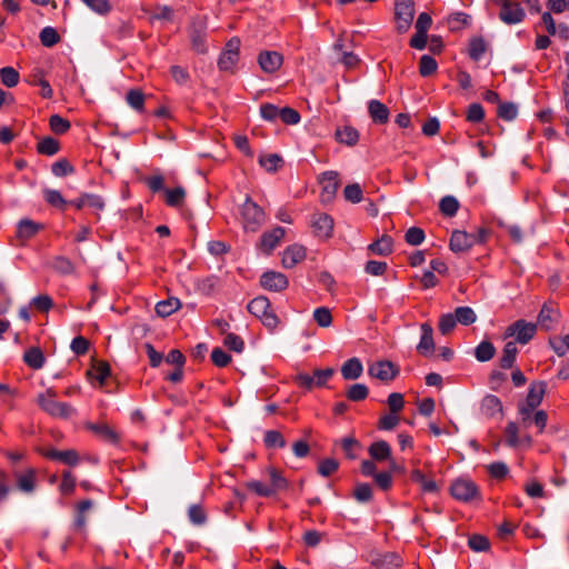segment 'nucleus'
<instances>
[{
	"mask_svg": "<svg viewBox=\"0 0 569 569\" xmlns=\"http://www.w3.org/2000/svg\"><path fill=\"white\" fill-rule=\"evenodd\" d=\"M60 37L54 28L46 27L40 32V41L44 47H52L58 43Z\"/></svg>",
	"mask_w": 569,
	"mask_h": 569,
	"instance_id": "43",
	"label": "nucleus"
},
{
	"mask_svg": "<svg viewBox=\"0 0 569 569\" xmlns=\"http://www.w3.org/2000/svg\"><path fill=\"white\" fill-rule=\"evenodd\" d=\"M368 392V388L365 385L356 383L349 388L347 397L352 401H361L367 398Z\"/></svg>",
	"mask_w": 569,
	"mask_h": 569,
	"instance_id": "48",
	"label": "nucleus"
},
{
	"mask_svg": "<svg viewBox=\"0 0 569 569\" xmlns=\"http://www.w3.org/2000/svg\"><path fill=\"white\" fill-rule=\"evenodd\" d=\"M315 321L322 328H328L332 323V316L328 308L320 307L313 311Z\"/></svg>",
	"mask_w": 569,
	"mask_h": 569,
	"instance_id": "41",
	"label": "nucleus"
},
{
	"mask_svg": "<svg viewBox=\"0 0 569 569\" xmlns=\"http://www.w3.org/2000/svg\"><path fill=\"white\" fill-rule=\"evenodd\" d=\"M259 162L267 171L273 172L282 164V159L278 154H268L261 157Z\"/></svg>",
	"mask_w": 569,
	"mask_h": 569,
	"instance_id": "47",
	"label": "nucleus"
},
{
	"mask_svg": "<svg viewBox=\"0 0 569 569\" xmlns=\"http://www.w3.org/2000/svg\"><path fill=\"white\" fill-rule=\"evenodd\" d=\"M372 565L380 569H396L402 565V559L399 555L389 552L372 559Z\"/></svg>",
	"mask_w": 569,
	"mask_h": 569,
	"instance_id": "24",
	"label": "nucleus"
},
{
	"mask_svg": "<svg viewBox=\"0 0 569 569\" xmlns=\"http://www.w3.org/2000/svg\"><path fill=\"white\" fill-rule=\"evenodd\" d=\"M369 453L375 460L382 461V460H388L390 458L391 449H390V446L386 441L381 440V441L373 442L369 447Z\"/></svg>",
	"mask_w": 569,
	"mask_h": 569,
	"instance_id": "29",
	"label": "nucleus"
},
{
	"mask_svg": "<svg viewBox=\"0 0 569 569\" xmlns=\"http://www.w3.org/2000/svg\"><path fill=\"white\" fill-rule=\"evenodd\" d=\"M558 316V312L547 306H543L539 316H538V323L541 328L548 330L552 326V323L556 321Z\"/></svg>",
	"mask_w": 569,
	"mask_h": 569,
	"instance_id": "35",
	"label": "nucleus"
},
{
	"mask_svg": "<svg viewBox=\"0 0 569 569\" xmlns=\"http://www.w3.org/2000/svg\"><path fill=\"white\" fill-rule=\"evenodd\" d=\"M421 339L417 346V350L422 356H430L435 351V342H433V330L429 323L421 325Z\"/></svg>",
	"mask_w": 569,
	"mask_h": 569,
	"instance_id": "19",
	"label": "nucleus"
},
{
	"mask_svg": "<svg viewBox=\"0 0 569 569\" xmlns=\"http://www.w3.org/2000/svg\"><path fill=\"white\" fill-rule=\"evenodd\" d=\"M343 194L346 200L358 203L362 199V189L358 183L348 184L343 190Z\"/></svg>",
	"mask_w": 569,
	"mask_h": 569,
	"instance_id": "49",
	"label": "nucleus"
},
{
	"mask_svg": "<svg viewBox=\"0 0 569 569\" xmlns=\"http://www.w3.org/2000/svg\"><path fill=\"white\" fill-rule=\"evenodd\" d=\"M518 353V349L515 341H509L505 345L502 350V357L500 359V365L503 369H509L512 367L516 356Z\"/></svg>",
	"mask_w": 569,
	"mask_h": 569,
	"instance_id": "31",
	"label": "nucleus"
},
{
	"mask_svg": "<svg viewBox=\"0 0 569 569\" xmlns=\"http://www.w3.org/2000/svg\"><path fill=\"white\" fill-rule=\"evenodd\" d=\"M450 490L456 499L462 501H471L478 496L477 486L469 479H457Z\"/></svg>",
	"mask_w": 569,
	"mask_h": 569,
	"instance_id": "9",
	"label": "nucleus"
},
{
	"mask_svg": "<svg viewBox=\"0 0 569 569\" xmlns=\"http://www.w3.org/2000/svg\"><path fill=\"white\" fill-rule=\"evenodd\" d=\"M181 308V302L176 297H170L167 300L160 301L156 305V312L158 316L164 318L171 316L173 312Z\"/></svg>",
	"mask_w": 569,
	"mask_h": 569,
	"instance_id": "27",
	"label": "nucleus"
},
{
	"mask_svg": "<svg viewBox=\"0 0 569 569\" xmlns=\"http://www.w3.org/2000/svg\"><path fill=\"white\" fill-rule=\"evenodd\" d=\"M51 171L57 177H64L73 172V167L66 159H60L52 164Z\"/></svg>",
	"mask_w": 569,
	"mask_h": 569,
	"instance_id": "52",
	"label": "nucleus"
},
{
	"mask_svg": "<svg viewBox=\"0 0 569 569\" xmlns=\"http://www.w3.org/2000/svg\"><path fill=\"white\" fill-rule=\"evenodd\" d=\"M264 442L268 447H283L286 445L284 438L279 431L270 430L266 432Z\"/></svg>",
	"mask_w": 569,
	"mask_h": 569,
	"instance_id": "60",
	"label": "nucleus"
},
{
	"mask_svg": "<svg viewBox=\"0 0 569 569\" xmlns=\"http://www.w3.org/2000/svg\"><path fill=\"white\" fill-rule=\"evenodd\" d=\"M437 62L436 60L430 56H422L419 63V72L422 77L431 76L437 70Z\"/></svg>",
	"mask_w": 569,
	"mask_h": 569,
	"instance_id": "42",
	"label": "nucleus"
},
{
	"mask_svg": "<svg viewBox=\"0 0 569 569\" xmlns=\"http://www.w3.org/2000/svg\"><path fill=\"white\" fill-rule=\"evenodd\" d=\"M242 217L246 229L251 231H256L264 221L263 210L250 198H247L242 206Z\"/></svg>",
	"mask_w": 569,
	"mask_h": 569,
	"instance_id": "4",
	"label": "nucleus"
},
{
	"mask_svg": "<svg viewBox=\"0 0 569 569\" xmlns=\"http://www.w3.org/2000/svg\"><path fill=\"white\" fill-rule=\"evenodd\" d=\"M248 311L257 317L264 327L268 329H274L279 319L270 308V301L268 298L260 296L252 299L247 307Z\"/></svg>",
	"mask_w": 569,
	"mask_h": 569,
	"instance_id": "2",
	"label": "nucleus"
},
{
	"mask_svg": "<svg viewBox=\"0 0 569 569\" xmlns=\"http://www.w3.org/2000/svg\"><path fill=\"white\" fill-rule=\"evenodd\" d=\"M56 398L57 392L49 388L37 396V403L44 412L56 418L68 419L76 412L69 403L60 402Z\"/></svg>",
	"mask_w": 569,
	"mask_h": 569,
	"instance_id": "1",
	"label": "nucleus"
},
{
	"mask_svg": "<svg viewBox=\"0 0 569 569\" xmlns=\"http://www.w3.org/2000/svg\"><path fill=\"white\" fill-rule=\"evenodd\" d=\"M87 428L107 442L117 443L120 439L119 433L106 422L87 423Z\"/></svg>",
	"mask_w": 569,
	"mask_h": 569,
	"instance_id": "21",
	"label": "nucleus"
},
{
	"mask_svg": "<svg viewBox=\"0 0 569 569\" xmlns=\"http://www.w3.org/2000/svg\"><path fill=\"white\" fill-rule=\"evenodd\" d=\"M246 487L250 491L254 492L256 495H258L260 497L272 496V489H269V487L266 486L264 483H262L261 481H257V480L248 481L246 483Z\"/></svg>",
	"mask_w": 569,
	"mask_h": 569,
	"instance_id": "55",
	"label": "nucleus"
},
{
	"mask_svg": "<svg viewBox=\"0 0 569 569\" xmlns=\"http://www.w3.org/2000/svg\"><path fill=\"white\" fill-rule=\"evenodd\" d=\"M455 317L457 322L468 326L476 321L477 316L470 307H458L455 310Z\"/></svg>",
	"mask_w": 569,
	"mask_h": 569,
	"instance_id": "38",
	"label": "nucleus"
},
{
	"mask_svg": "<svg viewBox=\"0 0 569 569\" xmlns=\"http://www.w3.org/2000/svg\"><path fill=\"white\" fill-rule=\"evenodd\" d=\"M339 463L335 459H325L319 463L318 472L323 476L328 477L336 472L338 470Z\"/></svg>",
	"mask_w": 569,
	"mask_h": 569,
	"instance_id": "63",
	"label": "nucleus"
},
{
	"mask_svg": "<svg viewBox=\"0 0 569 569\" xmlns=\"http://www.w3.org/2000/svg\"><path fill=\"white\" fill-rule=\"evenodd\" d=\"M258 63L262 71L274 73L283 63V57L277 51H262L258 56Z\"/></svg>",
	"mask_w": 569,
	"mask_h": 569,
	"instance_id": "12",
	"label": "nucleus"
},
{
	"mask_svg": "<svg viewBox=\"0 0 569 569\" xmlns=\"http://www.w3.org/2000/svg\"><path fill=\"white\" fill-rule=\"evenodd\" d=\"M476 234L462 230H455L450 237L449 247L453 252H466L475 246Z\"/></svg>",
	"mask_w": 569,
	"mask_h": 569,
	"instance_id": "11",
	"label": "nucleus"
},
{
	"mask_svg": "<svg viewBox=\"0 0 569 569\" xmlns=\"http://www.w3.org/2000/svg\"><path fill=\"white\" fill-rule=\"evenodd\" d=\"M306 258V249L300 244H292L288 247L282 254V266L284 268H293L297 263Z\"/></svg>",
	"mask_w": 569,
	"mask_h": 569,
	"instance_id": "17",
	"label": "nucleus"
},
{
	"mask_svg": "<svg viewBox=\"0 0 569 569\" xmlns=\"http://www.w3.org/2000/svg\"><path fill=\"white\" fill-rule=\"evenodd\" d=\"M223 343L232 351L241 352L243 350V340L234 333H226Z\"/></svg>",
	"mask_w": 569,
	"mask_h": 569,
	"instance_id": "59",
	"label": "nucleus"
},
{
	"mask_svg": "<svg viewBox=\"0 0 569 569\" xmlns=\"http://www.w3.org/2000/svg\"><path fill=\"white\" fill-rule=\"evenodd\" d=\"M52 267L56 271L62 274H70L74 270L73 263L68 258L64 257H57L53 260Z\"/></svg>",
	"mask_w": 569,
	"mask_h": 569,
	"instance_id": "51",
	"label": "nucleus"
},
{
	"mask_svg": "<svg viewBox=\"0 0 569 569\" xmlns=\"http://www.w3.org/2000/svg\"><path fill=\"white\" fill-rule=\"evenodd\" d=\"M14 479L17 488L22 492L31 493L37 487V471L33 468H28L21 472H16Z\"/></svg>",
	"mask_w": 569,
	"mask_h": 569,
	"instance_id": "14",
	"label": "nucleus"
},
{
	"mask_svg": "<svg viewBox=\"0 0 569 569\" xmlns=\"http://www.w3.org/2000/svg\"><path fill=\"white\" fill-rule=\"evenodd\" d=\"M23 359L26 363L33 369H40L44 363V356L39 348H30L27 350Z\"/></svg>",
	"mask_w": 569,
	"mask_h": 569,
	"instance_id": "32",
	"label": "nucleus"
},
{
	"mask_svg": "<svg viewBox=\"0 0 569 569\" xmlns=\"http://www.w3.org/2000/svg\"><path fill=\"white\" fill-rule=\"evenodd\" d=\"M41 453L51 460L60 461L68 466H76L78 465L80 458L76 450L69 449V450H57V449H50L46 451H41Z\"/></svg>",
	"mask_w": 569,
	"mask_h": 569,
	"instance_id": "15",
	"label": "nucleus"
},
{
	"mask_svg": "<svg viewBox=\"0 0 569 569\" xmlns=\"http://www.w3.org/2000/svg\"><path fill=\"white\" fill-rule=\"evenodd\" d=\"M88 375L92 380H97L99 386L102 387L106 379L110 376V367L104 361H96L88 371Z\"/></svg>",
	"mask_w": 569,
	"mask_h": 569,
	"instance_id": "26",
	"label": "nucleus"
},
{
	"mask_svg": "<svg viewBox=\"0 0 569 569\" xmlns=\"http://www.w3.org/2000/svg\"><path fill=\"white\" fill-rule=\"evenodd\" d=\"M218 284L219 281L216 277H208L199 282L198 289L204 295H212L217 290Z\"/></svg>",
	"mask_w": 569,
	"mask_h": 569,
	"instance_id": "62",
	"label": "nucleus"
},
{
	"mask_svg": "<svg viewBox=\"0 0 569 569\" xmlns=\"http://www.w3.org/2000/svg\"><path fill=\"white\" fill-rule=\"evenodd\" d=\"M204 29L206 24L202 20L194 22L191 28L192 49L198 53H204Z\"/></svg>",
	"mask_w": 569,
	"mask_h": 569,
	"instance_id": "22",
	"label": "nucleus"
},
{
	"mask_svg": "<svg viewBox=\"0 0 569 569\" xmlns=\"http://www.w3.org/2000/svg\"><path fill=\"white\" fill-rule=\"evenodd\" d=\"M270 476V486L269 489H272V496L276 495L280 490H284L288 488L289 482L288 480L282 476L280 471H278L274 468H270L268 470Z\"/></svg>",
	"mask_w": 569,
	"mask_h": 569,
	"instance_id": "30",
	"label": "nucleus"
},
{
	"mask_svg": "<svg viewBox=\"0 0 569 569\" xmlns=\"http://www.w3.org/2000/svg\"><path fill=\"white\" fill-rule=\"evenodd\" d=\"M318 181L321 184V201L330 202L340 184L339 173L337 171H326L319 176Z\"/></svg>",
	"mask_w": 569,
	"mask_h": 569,
	"instance_id": "6",
	"label": "nucleus"
},
{
	"mask_svg": "<svg viewBox=\"0 0 569 569\" xmlns=\"http://www.w3.org/2000/svg\"><path fill=\"white\" fill-rule=\"evenodd\" d=\"M49 124L51 130L57 134H62L67 132L70 128V122L58 114H53L50 117Z\"/></svg>",
	"mask_w": 569,
	"mask_h": 569,
	"instance_id": "45",
	"label": "nucleus"
},
{
	"mask_svg": "<svg viewBox=\"0 0 569 569\" xmlns=\"http://www.w3.org/2000/svg\"><path fill=\"white\" fill-rule=\"evenodd\" d=\"M526 17L525 10L518 2H503L499 12V19L506 24L520 23Z\"/></svg>",
	"mask_w": 569,
	"mask_h": 569,
	"instance_id": "10",
	"label": "nucleus"
},
{
	"mask_svg": "<svg viewBox=\"0 0 569 569\" xmlns=\"http://www.w3.org/2000/svg\"><path fill=\"white\" fill-rule=\"evenodd\" d=\"M312 227L316 236L320 238H329L333 229V220L326 213H317L313 216Z\"/></svg>",
	"mask_w": 569,
	"mask_h": 569,
	"instance_id": "16",
	"label": "nucleus"
},
{
	"mask_svg": "<svg viewBox=\"0 0 569 569\" xmlns=\"http://www.w3.org/2000/svg\"><path fill=\"white\" fill-rule=\"evenodd\" d=\"M284 237V229L281 227H277L272 229L270 232H266L261 237L260 249L269 254L281 241Z\"/></svg>",
	"mask_w": 569,
	"mask_h": 569,
	"instance_id": "18",
	"label": "nucleus"
},
{
	"mask_svg": "<svg viewBox=\"0 0 569 569\" xmlns=\"http://www.w3.org/2000/svg\"><path fill=\"white\" fill-rule=\"evenodd\" d=\"M498 116L505 120H513L517 117V107L513 103H500Z\"/></svg>",
	"mask_w": 569,
	"mask_h": 569,
	"instance_id": "64",
	"label": "nucleus"
},
{
	"mask_svg": "<svg viewBox=\"0 0 569 569\" xmlns=\"http://www.w3.org/2000/svg\"><path fill=\"white\" fill-rule=\"evenodd\" d=\"M482 406L488 415H496L501 411V402L496 396H487L483 401Z\"/></svg>",
	"mask_w": 569,
	"mask_h": 569,
	"instance_id": "53",
	"label": "nucleus"
},
{
	"mask_svg": "<svg viewBox=\"0 0 569 569\" xmlns=\"http://www.w3.org/2000/svg\"><path fill=\"white\" fill-rule=\"evenodd\" d=\"M186 197V190L182 187L164 190L166 203L170 207H179Z\"/></svg>",
	"mask_w": 569,
	"mask_h": 569,
	"instance_id": "34",
	"label": "nucleus"
},
{
	"mask_svg": "<svg viewBox=\"0 0 569 569\" xmlns=\"http://www.w3.org/2000/svg\"><path fill=\"white\" fill-rule=\"evenodd\" d=\"M496 353L493 345L489 341H482L475 350V356L478 361L485 362L492 359Z\"/></svg>",
	"mask_w": 569,
	"mask_h": 569,
	"instance_id": "37",
	"label": "nucleus"
},
{
	"mask_svg": "<svg viewBox=\"0 0 569 569\" xmlns=\"http://www.w3.org/2000/svg\"><path fill=\"white\" fill-rule=\"evenodd\" d=\"M362 370L363 368L360 360L357 358H351L343 363L341 373L345 379L355 380L361 376Z\"/></svg>",
	"mask_w": 569,
	"mask_h": 569,
	"instance_id": "25",
	"label": "nucleus"
},
{
	"mask_svg": "<svg viewBox=\"0 0 569 569\" xmlns=\"http://www.w3.org/2000/svg\"><path fill=\"white\" fill-rule=\"evenodd\" d=\"M1 82L8 87L13 88L19 82V72L12 67H4L0 70Z\"/></svg>",
	"mask_w": 569,
	"mask_h": 569,
	"instance_id": "39",
	"label": "nucleus"
},
{
	"mask_svg": "<svg viewBox=\"0 0 569 569\" xmlns=\"http://www.w3.org/2000/svg\"><path fill=\"white\" fill-rule=\"evenodd\" d=\"M400 421V418L397 413L385 415L379 419L378 428L382 430H392L395 429Z\"/></svg>",
	"mask_w": 569,
	"mask_h": 569,
	"instance_id": "58",
	"label": "nucleus"
},
{
	"mask_svg": "<svg viewBox=\"0 0 569 569\" xmlns=\"http://www.w3.org/2000/svg\"><path fill=\"white\" fill-rule=\"evenodd\" d=\"M41 226L36 223L32 220H22L18 226V237L23 239H29L33 237L39 230Z\"/></svg>",
	"mask_w": 569,
	"mask_h": 569,
	"instance_id": "36",
	"label": "nucleus"
},
{
	"mask_svg": "<svg viewBox=\"0 0 569 569\" xmlns=\"http://www.w3.org/2000/svg\"><path fill=\"white\" fill-rule=\"evenodd\" d=\"M415 9L413 0H396L395 1V18L397 30L406 32L413 20Z\"/></svg>",
	"mask_w": 569,
	"mask_h": 569,
	"instance_id": "3",
	"label": "nucleus"
},
{
	"mask_svg": "<svg viewBox=\"0 0 569 569\" xmlns=\"http://www.w3.org/2000/svg\"><path fill=\"white\" fill-rule=\"evenodd\" d=\"M240 40L231 39L226 44L224 51L221 53L218 66L222 71H232L239 57Z\"/></svg>",
	"mask_w": 569,
	"mask_h": 569,
	"instance_id": "7",
	"label": "nucleus"
},
{
	"mask_svg": "<svg viewBox=\"0 0 569 569\" xmlns=\"http://www.w3.org/2000/svg\"><path fill=\"white\" fill-rule=\"evenodd\" d=\"M520 426L516 422H509L506 427V440L508 445L515 447L520 443V438L518 437Z\"/></svg>",
	"mask_w": 569,
	"mask_h": 569,
	"instance_id": "61",
	"label": "nucleus"
},
{
	"mask_svg": "<svg viewBox=\"0 0 569 569\" xmlns=\"http://www.w3.org/2000/svg\"><path fill=\"white\" fill-rule=\"evenodd\" d=\"M486 51V42L482 38H473L470 41L469 54L472 59L479 60Z\"/></svg>",
	"mask_w": 569,
	"mask_h": 569,
	"instance_id": "50",
	"label": "nucleus"
},
{
	"mask_svg": "<svg viewBox=\"0 0 569 569\" xmlns=\"http://www.w3.org/2000/svg\"><path fill=\"white\" fill-rule=\"evenodd\" d=\"M76 477L71 473V471H64L62 473V480L59 486V490L62 495H71L76 488Z\"/></svg>",
	"mask_w": 569,
	"mask_h": 569,
	"instance_id": "46",
	"label": "nucleus"
},
{
	"mask_svg": "<svg viewBox=\"0 0 569 569\" xmlns=\"http://www.w3.org/2000/svg\"><path fill=\"white\" fill-rule=\"evenodd\" d=\"M279 118L286 124H297L300 121L299 112L289 107H284V108L280 109Z\"/></svg>",
	"mask_w": 569,
	"mask_h": 569,
	"instance_id": "54",
	"label": "nucleus"
},
{
	"mask_svg": "<svg viewBox=\"0 0 569 569\" xmlns=\"http://www.w3.org/2000/svg\"><path fill=\"white\" fill-rule=\"evenodd\" d=\"M288 279L284 274L276 271L264 272L260 278V284L266 290L281 291L288 287Z\"/></svg>",
	"mask_w": 569,
	"mask_h": 569,
	"instance_id": "13",
	"label": "nucleus"
},
{
	"mask_svg": "<svg viewBox=\"0 0 569 569\" xmlns=\"http://www.w3.org/2000/svg\"><path fill=\"white\" fill-rule=\"evenodd\" d=\"M459 208L458 200L452 196H447L440 201V210L443 214L452 217L456 214Z\"/></svg>",
	"mask_w": 569,
	"mask_h": 569,
	"instance_id": "44",
	"label": "nucleus"
},
{
	"mask_svg": "<svg viewBox=\"0 0 569 569\" xmlns=\"http://www.w3.org/2000/svg\"><path fill=\"white\" fill-rule=\"evenodd\" d=\"M537 327L535 323L518 320L507 329L508 337H516V341L526 345L531 340L536 333Z\"/></svg>",
	"mask_w": 569,
	"mask_h": 569,
	"instance_id": "8",
	"label": "nucleus"
},
{
	"mask_svg": "<svg viewBox=\"0 0 569 569\" xmlns=\"http://www.w3.org/2000/svg\"><path fill=\"white\" fill-rule=\"evenodd\" d=\"M368 373L373 378L388 382L398 376L399 368L389 360H379L369 365Z\"/></svg>",
	"mask_w": 569,
	"mask_h": 569,
	"instance_id": "5",
	"label": "nucleus"
},
{
	"mask_svg": "<svg viewBox=\"0 0 569 569\" xmlns=\"http://www.w3.org/2000/svg\"><path fill=\"white\" fill-rule=\"evenodd\" d=\"M37 150L41 154L53 156L59 151V142L51 137H47L39 141Z\"/></svg>",
	"mask_w": 569,
	"mask_h": 569,
	"instance_id": "40",
	"label": "nucleus"
},
{
	"mask_svg": "<svg viewBox=\"0 0 569 569\" xmlns=\"http://www.w3.org/2000/svg\"><path fill=\"white\" fill-rule=\"evenodd\" d=\"M336 139L340 143H345L349 147H352L358 142L359 133L355 128L350 126H345L336 130Z\"/></svg>",
	"mask_w": 569,
	"mask_h": 569,
	"instance_id": "28",
	"label": "nucleus"
},
{
	"mask_svg": "<svg viewBox=\"0 0 569 569\" xmlns=\"http://www.w3.org/2000/svg\"><path fill=\"white\" fill-rule=\"evenodd\" d=\"M369 250L378 256H387L392 251V239L388 236H382L369 246Z\"/></svg>",
	"mask_w": 569,
	"mask_h": 569,
	"instance_id": "33",
	"label": "nucleus"
},
{
	"mask_svg": "<svg viewBox=\"0 0 569 569\" xmlns=\"http://www.w3.org/2000/svg\"><path fill=\"white\" fill-rule=\"evenodd\" d=\"M423 240H425V232L422 229L417 228V227H411L407 230L406 241L409 244L418 246V244L422 243Z\"/></svg>",
	"mask_w": 569,
	"mask_h": 569,
	"instance_id": "56",
	"label": "nucleus"
},
{
	"mask_svg": "<svg viewBox=\"0 0 569 569\" xmlns=\"http://www.w3.org/2000/svg\"><path fill=\"white\" fill-rule=\"evenodd\" d=\"M368 111L376 123H386L389 119V110L386 104L379 100H371L368 104Z\"/></svg>",
	"mask_w": 569,
	"mask_h": 569,
	"instance_id": "23",
	"label": "nucleus"
},
{
	"mask_svg": "<svg viewBox=\"0 0 569 569\" xmlns=\"http://www.w3.org/2000/svg\"><path fill=\"white\" fill-rule=\"evenodd\" d=\"M535 409L527 407H519V426L522 429H528L533 425L532 417L535 413Z\"/></svg>",
	"mask_w": 569,
	"mask_h": 569,
	"instance_id": "57",
	"label": "nucleus"
},
{
	"mask_svg": "<svg viewBox=\"0 0 569 569\" xmlns=\"http://www.w3.org/2000/svg\"><path fill=\"white\" fill-rule=\"evenodd\" d=\"M546 393V383L543 381L532 382L527 395L526 403L520 407L536 409L542 401Z\"/></svg>",
	"mask_w": 569,
	"mask_h": 569,
	"instance_id": "20",
	"label": "nucleus"
}]
</instances>
